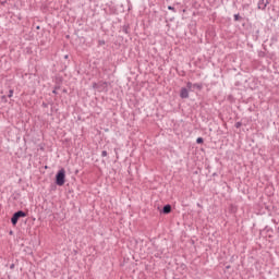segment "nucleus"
Segmentation results:
<instances>
[{
    "label": "nucleus",
    "mask_w": 279,
    "mask_h": 279,
    "mask_svg": "<svg viewBox=\"0 0 279 279\" xmlns=\"http://www.w3.org/2000/svg\"><path fill=\"white\" fill-rule=\"evenodd\" d=\"M196 143L198 145H202V143H204V138L203 137H197Z\"/></svg>",
    "instance_id": "nucleus-9"
},
{
    "label": "nucleus",
    "mask_w": 279,
    "mask_h": 279,
    "mask_svg": "<svg viewBox=\"0 0 279 279\" xmlns=\"http://www.w3.org/2000/svg\"><path fill=\"white\" fill-rule=\"evenodd\" d=\"M234 21H239V14L234 15Z\"/></svg>",
    "instance_id": "nucleus-13"
},
{
    "label": "nucleus",
    "mask_w": 279,
    "mask_h": 279,
    "mask_svg": "<svg viewBox=\"0 0 279 279\" xmlns=\"http://www.w3.org/2000/svg\"><path fill=\"white\" fill-rule=\"evenodd\" d=\"M8 97H9V98L14 97V89H10V90H9Z\"/></svg>",
    "instance_id": "nucleus-8"
},
{
    "label": "nucleus",
    "mask_w": 279,
    "mask_h": 279,
    "mask_svg": "<svg viewBox=\"0 0 279 279\" xmlns=\"http://www.w3.org/2000/svg\"><path fill=\"white\" fill-rule=\"evenodd\" d=\"M168 10H171L172 12H175V8H173L171 5L168 7Z\"/></svg>",
    "instance_id": "nucleus-11"
},
{
    "label": "nucleus",
    "mask_w": 279,
    "mask_h": 279,
    "mask_svg": "<svg viewBox=\"0 0 279 279\" xmlns=\"http://www.w3.org/2000/svg\"><path fill=\"white\" fill-rule=\"evenodd\" d=\"M64 58H65V60H66V59L69 58V54H65Z\"/></svg>",
    "instance_id": "nucleus-15"
},
{
    "label": "nucleus",
    "mask_w": 279,
    "mask_h": 279,
    "mask_svg": "<svg viewBox=\"0 0 279 279\" xmlns=\"http://www.w3.org/2000/svg\"><path fill=\"white\" fill-rule=\"evenodd\" d=\"M65 180H66V171L62 168L56 174V184L58 186H64Z\"/></svg>",
    "instance_id": "nucleus-1"
},
{
    "label": "nucleus",
    "mask_w": 279,
    "mask_h": 279,
    "mask_svg": "<svg viewBox=\"0 0 279 279\" xmlns=\"http://www.w3.org/2000/svg\"><path fill=\"white\" fill-rule=\"evenodd\" d=\"M181 99H189V89L186 87H182L180 92Z\"/></svg>",
    "instance_id": "nucleus-4"
},
{
    "label": "nucleus",
    "mask_w": 279,
    "mask_h": 279,
    "mask_svg": "<svg viewBox=\"0 0 279 279\" xmlns=\"http://www.w3.org/2000/svg\"><path fill=\"white\" fill-rule=\"evenodd\" d=\"M267 5H269L268 0H258V3H257L258 10H266Z\"/></svg>",
    "instance_id": "nucleus-3"
},
{
    "label": "nucleus",
    "mask_w": 279,
    "mask_h": 279,
    "mask_svg": "<svg viewBox=\"0 0 279 279\" xmlns=\"http://www.w3.org/2000/svg\"><path fill=\"white\" fill-rule=\"evenodd\" d=\"M162 213L165 215H169V213H171V205L163 206Z\"/></svg>",
    "instance_id": "nucleus-5"
},
{
    "label": "nucleus",
    "mask_w": 279,
    "mask_h": 279,
    "mask_svg": "<svg viewBox=\"0 0 279 279\" xmlns=\"http://www.w3.org/2000/svg\"><path fill=\"white\" fill-rule=\"evenodd\" d=\"M10 269H14V264H12V265L10 266Z\"/></svg>",
    "instance_id": "nucleus-14"
},
{
    "label": "nucleus",
    "mask_w": 279,
    "mask_h": 279,
    "mask_svg": "<svg viewBox=\"0 0 279 279\" xmlns=\"http://www.w3.org/2000/svg\"><path fill=\"white\" fill-rule=\"evenodd\" d=\"M21 217H27V214L23 210H19L16 211L12 218H11V222L13 226H16V223H19V219H21Z\"/></svg>",
    "instance_id": "nucleus-2"
},
{
    "label": "nucleus",
    "mask_w": 279,
    "mask_h": 279,
    "mask_svg": "<svg viewBox=\"0 0 279 279\" xmlns=\"http://www.w3.org/2000/svg\"><path fill=\"white\" fill-rule=\"evenodd\" d=\"M186 86L189 90H193V83L187 82Z\"/></svg>",
    "instance_id": "nucleus-7"
},
{
    "label": "nucleus",
    "mask_w": 279,
    "mask_h": 279,
    "mask_svg": "<svg viewBox=\"0 0 279 279\" xmlns=\"http://www.w3.org/2000/svg\"><path fill=\"white\" fill-rule=\"evenodd\" d=\"M106 156H108V151L102 150V151H101V157H102V158H106Z\"/></svg>",
    "instance_id": "nucleus-10"
},
{
    "label": "nucleus",
    "mask_w": 279,
    "mask_h": 279,
    "mask_svg": "<svg viewBox=\"0 0 279 279\" xmlns=\"http://www.w3.org/2000/svg\"><path fill=\"white\" fill-rule=\"evenodd\" d=\"M52 93L56 95V94H57L56 89H54V90H52Z\"/></svg>",
    "instance_id": "nucleus-16"
},
{
    "label": "nucleus",
    "mask_w": 279,
    "mask_h": 279,
    "mask_svg": "<svg viewBox=\"0 0 279 279\" xmlns=\"http://www.w3.org/2000/svg\"><path fill=\"white\" fill-rule=\"evenodd\" d=\"M193 88H196L197 90H202V88H204V85L202 83H194Z\"/></svg>",
    "instance_id": "nucleus-6"
},
{
    "label": "nucleus",
    "mask_w": 279,
    "mask_h": 279,
    "mask_svg": "<svg viewBox=\"0 0 279 279\" xmlns=\"http://www.w3.org/2000/svg\"><path fill=\"white\" fill-rule=\"evenodd\" d=\"M235 128H241V122H236Z\"/></svg>",
    "instance_id": "nucleus-12"
}]
</instances>
